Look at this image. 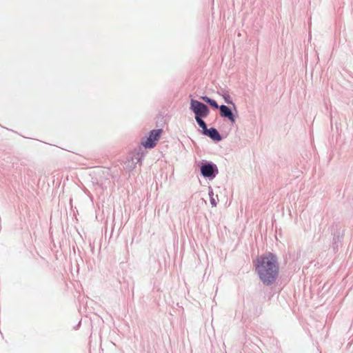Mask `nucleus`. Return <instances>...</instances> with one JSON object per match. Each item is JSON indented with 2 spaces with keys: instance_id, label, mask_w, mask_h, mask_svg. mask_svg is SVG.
Listing matches in <instances>:
<instances>
[{
  "instance_id": "6e6552de",
  "label": "nucleus",
  "mask_w": 353,
  "mask_h": 353,
  "mask_svg": "<svg viewBox=\"0 0 353 353\" xmlns=\"http://www.w3.org/2000/svg\"><path fill=\"white\" fill-rule=\"evenodd\" d=\"M195 119H196L197 123L199 124V125L202 128L203 132H205L208 130V128H207L206 124L204 122V121H203L201 119V117H195Z\"/></svg>"
},
{
  "instance_id": "39448f33",
  "label": "nucleus",
  "mask_w": 353,
  "mask_h": 353,
  "mask_svg": "<svg viewBox=\"0 0 353 353\" xmlns=\"http://www.w3.org/2000/svg\"><path fill=\"white\" fill-rule=\"evenodd\" d=\"M203 134L209 136L212 139L215 141H220L221 139V137L218 131L213 128L208 129L205 132H203Z\"/></svg>"
},
{
  "instance_id": "f257e3e1",
  "label": "nucleus",
  "mask_w": 353,
  "mask_h": 353,
  "mask_svg": "<svg viewBox=\"0 0 353 353\" xmlns=\"http://www.w3.org/2000/svg\"><path fill=\"white\" fill-rule=\"evenodd\" d=\"M254 266L260 279L265 285L272 284L279 275L278 260L272 252L258 256L254 261Z\"/></svg>"
},
{
  "instance_id": "7ed1b4c3",
  "label": "nucleus",
  "mask_w": 353,
  "mask_h": 353,
  "mask_svg": "<svg viewBox=\"0 0 353 353\" xmlns=\"http://www.w3.org/2000/svg\"><path fill=\"white\" fill-rule=\"evenodd\" d=\"M190 108L195 114V117H205L209 114L208 108L196 100H191Z\"/></svg>"
},
{
  "instance_id": "f03ea898",
  "label": "nucleus",
  "mask_w": 353,
  "mask_h": 353,
  "mask_svg": "<svg viewBox=\"0 0 353 353\" xmlns=\"http://www.w3.org/2000/svg\"><path fill=\"white\" fill-rule=\"evenodd\" d=\"M163 133L162 129L152 130L148 135L141 140V144L145 148H154Z\"/></svg>"
},
{
  "instance_id": "423d86ee",
  "label": "nucleus",
  "mask_w": 353,
  "mask_h": 353,
  "mask_svg": "<svg viewBox=\"0 0 353 353\" xmlns=\"http://www.w3.org/2000/svg\"><path fill=\"white\" fill-rule=\"evenodd\" d=\"M201 171L204 176L210 177L214 173V168L210 164L204 165L201 167Z\"/></svg>"
},
{
  "instance_id": "20e7f679",
  "label": "nucleus",
  "mask_w": 353,
  "mask_h": 353,
  "mask_svg": "<svg viewBox=\"0 0 353 353\" xmlns=\"http://www.w3.org/2000/svg\"><path fill=\"white\" fill-rule=\"evenodd\" d=\"M219 110L222 117L228 118L232 123L235 122V117L228 106L222 105L219 107Z\"/></svg>"
},
{
  "instance_id": "1a4fd4ad",
  "label": "nucleus",
  "mask_w": 353,
  "mask_h": 353,
  "mask_svg": "<svg viewBox=\"0 0 353 353\" xmlns=\"http://www.w3.org/2000/svg\"><path fill=\"white\" fill-rule=\"evenodd\" d=\"M212 205H215L214 201H212Z\"/></svg>"
},
{
  "instance_id": "0eeeda50",
  "label": "nucleus",
  "mask_w": 353,
  "mask_h": 353,
  "mask_svg": "<svg viewBox=\"0 0 353 353\" xmlns=\"http://www.w3.org/2000/svg\"><path fill=\"white\" fill-rule=\"evenodd\" d=\"M201 99L205 102L208 103V104H210L212 107L216 109L219 108V106L214 100H212L208 97H201Z\"/></svg>"
}]
</instances>
